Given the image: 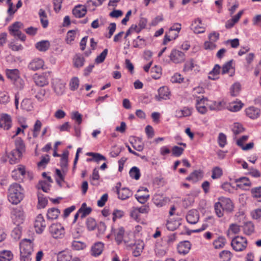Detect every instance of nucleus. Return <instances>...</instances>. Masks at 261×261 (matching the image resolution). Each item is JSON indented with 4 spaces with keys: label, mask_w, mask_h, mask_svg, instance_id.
Instances as JSON below:
<instances>
[{
    "label": "nucleus",
    "mask_w": 261,
    "mask_h": 261,
    "mask_svg": "<svg viewBox=\"0 0 261 261\" xmlns=\"http://www.w3.org/2000/svg\"><path fill=\"white\" fill-rule=\"evenodd\" d=\"M130 216L132 219L137 222H139L141 220L140 214L136 207L133 208L130 212Z\"/></svg>",
    "instance_id": "nucleus-63"
},
{
    "label": "nucleus",
    "mask_w": 261,
    "mask_h": 261,
    "mask_svg": "<svg viewBox=\"0 0 261 261\" xmlns=\"http://www.w3.org/2000/svg\"><path fill=\"white\" fill-rule=\"evenodd\" d=\"M104 244L101 242L94 244L91 248V254L93 256H97L100 255L103 250Z\"/></svg>",
    "instance_id": "nucleus-24"
},
{
    "label": "nucleus",
    "mask_w": 261,
    "mask_h": 261,
    "mask_svg": "<svg viewBox=\"0 0 261 261\" xmlns=\"http://www.w3.org/2000/svg\"><path fill=\"white\" fill-rule=\"evenodd\" d=\"M38 15L40 18L41 25L43 28H46L48 25L47 14L45 10L40 9L39 11Z\"/></svg>",
    "instance_id": "nucleus-29"
},
{
    "label": "nucleus",
    "mask_w": 261,
    "mask_h": 261,
    "mask_svg": "<svg viewBox=\"0 0 261 261\" xmlns=\"http://www.w3.org/2000/svg\"><path fill=\"white\" fill-rule=\"evenodd\" d=\"M241 89V84L239 82L234 83L230 87V93L232 96H237L239 95Z\"/></svg>",
    "instance_id": "nucleus-41"
},
{
    "label": "nucleus",
    "mask_w": 261,
    "mask_h": 261,
    "mask_svg": "<svg viewBox=\"0 0 261 261\" xmlns=\"http://www.w3.org/2000/svg\"><path fill=\"white\" fill-rule=\"evenodd\" d=\"M60 214V211L58 208L55 207L50 208L47 211L46 217L48 220H54L58 218Z\"/></svg>",
    "instance_id": "nucleus-27"
},
{
    "label": "nucleus",
    "mask_w": 261,
    "mask_h": 261,
    "mask_svg": "<svg viewBox=\"0 0 261 261\" xmlns=\"http://www.w3.org/2000/svg\"><path fill=\"white\" fill-rule=\"evenodd\" d=\"M15 149L14 150L23 154L25 151V145L20 138H17L15 140Z\"/></svg>",
    "instance_id": "nucleus-26"
},
{
    "label": "nucleus",
    "mask_w": 261,
    "mask_h": 261,
    "mask_svg": "<svg viewBox=\"0 0 261 261\" xmlns=\"http://www.w3.org/2000/svg\"><path fill=\"white\" fill-rule=\"evenodd\" d=\"M226 243V239L223 236H219L213 242V246L215 249H221Z\"/></svg>",
    "instance_id": "nucleus-33"
},
{
    "label": "nucleus",
    "mask_w": 261,
    "mask_h": 261,
    "mask_svg": "<svg viewBox=\"0 0 261 261\" xmlns=\"http://www.w3.org/2000/svg\"><path fill=\"white\" fill-rule=\"evenodd\" d=\"M221 67L218 64H216L213 69L209 72L208 79L213 80L218 79L220 73Z\"/></svg>",
    "instance_id": "nucleus-30"
},
{
    "label": "nucleus",
    "mask_w": 261,
    "mask_h": 261,
    "mask_svg": "<svg viewBox=\"0 0 261 261\" xmlns=\"http://www.w3.org/2000/svg\"><path fill=\"white\" fill-rule=\"evenodd\" d=\"M169 58L171 61L175 64L182 63L186 59L185 54L176 49H173L172 50Z\"/></svg>",
    "instance_id": "nucleus-10"
},
{
    "label": "nucleus",
    "mask_w": 261,
    "mask_h": 261,
    "mask_svg": "<svg viewBox=\"0 0 261 261\" xmlns=\"http://www.w3.org/2000/svg\"><path fill=\"white\" fill-rule=\"evenodd\" d=\"M38 189L42 190L44 192H48L49 190V185L45 181L41 180L37 184Z\"/></svg>",
    "instance_id": "nucleus-59"
},
{
    "label": "nucleus",
    "mask_w": 261,
    "mask_h": 261,
    "mask_svg": "<svg viewBox=\"0 0 261 261\" xmlns=\"http://www.w3.org/2000/svg\"><path fill=\"white\" fill-rule=\"evenodd\" d=\"M222 175V169L218 167H216L213 168L212 170V178L213 179H217L220 178Z\"/></svg>",
    "instance_id": "nucleus-61"
},
{
    "label": "nucleus",
    "mask_w": 261,
    "mask_h": 261,
    "mask_svg": "<svg viewBox=\"0 0 261 261\" xmlns=\"http://www.w3.org/2000/svg\"><path fill=\"white\" fill-rule=\"evenodd\" d=\"M234 181L237 184V187L239 188H242L243 186H250L251 185V183L249 179L246 177L236 178L235 179Z\"/></svg>",
    "instance_id": "nucleus-35"
},
{
    "label": "nucleus",
    "mask_w": 261,
    "mask_h": 261,
    "mask_svg": "<svg viewBox=\"0 0 261 261\" xmlns=\"http://www.w3.org/2000/svg\"><path fill=\"white\" fill-rule=\"evenodd\" d=\"M222 261H229L231 257V253L229 251L223 250L219 254Z\"/></svg>",
    "instance_id": "nucleus-52"
},
{
    "label": "nucleus",
    "mask_w": 261,
    "mask_h": 261,
    "mask_svg": "<svg viewBox=\"0 0 261 261\" xmlns=\"http://www.w3.org/2000/svg\"><path fill=\"white\" fill-rule=\"evenodd\" d=\"M35 47L40 51H45L50 47V43L47 40H42L37 42Z\"/></svg>",
    "instance_id": "nucleus-34"
},
{
    "label": "nucleus",
    "mask_w": 261,
    "mask_h": 261,
    "mask_svg": "<svg viewBox=\"0 0 261 261\" xmlns=\"http://www.w3.org/2000/svg\"><path fill=\"white\" fill-rule=\"evenodd\" d=\"M202 177V172L200 170H195L188 176L186 179L189 181H192L193 182H197Z\"/></svg>",
    "instance_id": "nucleus-32"
},
{
    "label": "nucleus",
    "mask_w": 261,
    "mask_h": 261,
    "mask_svg": "<svg viewBox=\"0 0 261 261\" xmlns=\"http://www.w3.org/2000/svg\"><path fill=\"white\" fill-rule=\"evenodd\" d=\"M152 77L154 79H158L160 77L162 74V68L160 66H154L151 69Z\"/></svg>",
    "instance_id": "nucleus-45"
},
{
    "label": "nucleus",
    "mask_w": 261,
    "mask_h": 261,
    "mask_svg": "<svg viewBox=\"0 0 261 261\" xmlns=\"http://www.w3.org/2000/svg\"><path fill=\"white\" fill-rule=\"evenodd\" d=\"M232 131L235 135H237L244 131V128L242 124L235 123L232 126Z\"/></svg>",
    "instance_id": "nucleus-56"
},
{
    "label": "nucleus",
    "mask_w": 261,
    "mask_h": 261,
    "mask_svg": "<svg viewBox=\"0 0 261 261\" xmlns=\"http://www.w3.org/2000/svg\"><path fill=\"white\" fill-rule=\"evenodd\" d=\"M24 198V190L22 187L17 183L11 184L8 193V199L10 202L13 204H17Z\"/></svg>",
    "instance_id": "nucleus-1"
},
{
    "label": "nucleus",
    "mask_w": 261,
    "mask_h": 261,
    "mask_svg": "<svg viewBox=\"0 0 261 261\" xmlns=\"http://www.w3.org/2000/svg\"><path fill=\"white\" fill-rule=\"evenodd\" d=\"M11 218L13 222L17 226L22 224L24 220L23 212L21 207H17L13 208L11 211Z\"/></svg>",
    "instance_id": "nucleus-5"
},
{
    "label": "nucleus",
    "mask_w": 261,
    "mask_h": 261,
    "mask_svg": "<svg viewBox=\"0 0 261 261\" xmlns=\"http://www.w3.org/2000/svg\"><path fill=\"white\" fill-rule=\"evenodd\" d=\"M118 198L121 200H125L133 195L132 192L127 188L117 189Z\"/></svg>",
    "instance_id": "nucleus-21"
},
{
    "label": "nucleus",
    "mask_w": 261,
    "mask_h": 261,
    "mask_svg": "<svg viewBox=\"0 0 261 261\" xmlns=\"http://www.w3.org/2000/svg\"><path fill=\"white\" fill-rule=\"evenodd\" d=\"M260 111L259 109L254 107H250L246 110V115L252 119L258 118L260 115Z\"/></svg>",
    "instance_id": "nucleus-23"
},
{
    "label": "nucleus",
    "mask_w": 261,
    "mask_h": 261,
    "mask_svg": "<svg viewBox=\"0 0 261 261\" xmlns=\"http://www.w3.org/2000/svg\"><path fill=\"white\" fill-rule=\"evenodd\" d=\"M12 125L11 116L7 114H2L0 115V127L8 130Z\"/></svg>",
    "instance_id": "nucleus-13"
},
{
    "label": "nucleus",
    "mask_w": 261,
    "mask_h": 261,
    "mask_svg": "<svg viewBox=\"0 0 261 261\" xmlns=\"http://www.w3.org/2000/svg\"><path fill=\"white\" fill-rule=\"evenodd\" d=\"M184 150V148L177 146H174L172 148V154L173 156L179 157L183 153Z\"/></svg>",
    "instance_id": "nucleus-57"
},
{
    "label": "nucleus",
    "mask_w": 261,
    "mask_h": 261,
    "mask_svg": "<svg viewBox=\"0 0 261 261\" xmlns=\"http://www.w3.org/2000/svg\"><path fill=\"white\" fill-rule=\"evenodd\" d=\"M10 101V96L8 92L3 91L0 92V103L6 105Z\"/></svg>",
    "instance_id": "nucleus-46"
},
{
    "label": "nucleus",
    "mask_w": 261,
    "mask_h": 261,
    "mask_svg": "<svg viewBox=\"0 0 261 261\" xmlns=\"http://www.w3.org/2000/svg\"><path fill=\"white\" fill-rule=\"evenodd\" d=\"M49 72H44L42 74L35 73L33 79L36 85L39 87H43L48 85L49 83Z\"/></svg>",
    "instance_id": "nucleus-7"
},
{
    "label": "nucleus",
    "mask_w": 261,
    "mask_h": 261,
    "mask_svg": "<svg viewBox=\"0 0 261 261\" xmlns=\"http://www.w3.org/2000/svg\"><path fill=\"white\" fill-rule=\"evenodd\" d=\"M91 211L92 208L90 207H87L86 203H83L81 208L79 210V213H81V217L82 219L89 215Z\"/></svg>",
    "instance_id": "nucleus-37"
},
{
    "label": "nucleus",
    "mask_w": 261,
    "mask_h": 261,
    "mask_svg": "<svg viewBox=\"0 0 261 261\" xmlns=\"http://www.w3.org/2000/svg\"><path fill=\"white\" fill-rule=\"evenodd\" d=\"M52 88L58 95H62L65 92V84L59 79H55L51 82Z\"/></svg>",
    "instance_id": "nucleus-9"
},
{
    "label": "nucleus",
    "mask_w": 261,
    "mask_h": 261,
    "mask_svg": "<svg viewBox=\"0 0 261 261\" xmlns=\"http://www.w3.org/2000/svg\"><path fill=\"white\" fill-rule=\"evenodd\" d=\"M21 108L22 110L27 112L33 111L34 106L32 100L29 98L24 99L21 103Z\"/></svg>",
    "instance_id": "nucleus-28"
},
{
    "label": "nucleus",
    "mask_w": 261,
    "mask_h": 261,
    "mask_svg": "<svg viewBox=\"0 0 261 261\" xmlns=\"http://www.w3.org/2000/svg\"><path fill=\"white\" fill-rule=\"evenodd\" d=\"M191 29L196 34L202 33L205 32V28L203 27L202 21L199 18H197L192 23Z\"/></svg>",
    "instance_id": "nucleus-17"
},
{
    "label": "nucleus",
    "mask_w": 261,
    "mask_h": 261,
    "mask_svg": "<svg viewBox=\"0 0 261 261\" xmlns=\"http://www.w3.org/2000/svg\"><path fill=\"white\" fill-rule=\"evenodd\" d=\"M129 176L136 180H138L140 177V172L139 169L134 166L132 167L129 172Z\"/></svg>",
    "instance_id": "nucleus-47"
},
{
    "label": "nucleus",
    "mask_w": 261,
    "mask_h": 261,
    "mask_svg": "<svg viewBox=\"0 0 261 261\" xmlns=\"http://www.w3.org/2000/svg\"><path fill=\"white\" fill-rule=\"evenodd\" d=\"M142 190L139 189L137 191V193L135 194V197L138 200V201L142 204L145 203L149 199V195L147 194H141V192Z\"/></svg>",
    "instance_id": "nucleus-38"
},
{
    "label": "nucleus",
    "mask_w": 261,
    "mask_h": 261,
    "mask_svg": "<svg viewBox=\"0 0 261 261\" xmlns=\"http://www.w3.org/2000/svg\"><path fill=\"white\" fill-rule=\"evenodd\" d=\"M76 36V31L75 30H70L68 31L66 38V41L68 44L72 43V41L74 40Z\"/></svg>",
    "instance_id": "nucleus-50"
},
{
    "label": "nucleus",
    "mask_w": 261,
    "mask_h": 261,
    "mask_svg": "<svg viewBox=\"0 0 261 261\" xmlns=\"http://www.w3.org/2000/svg\"><path fill=\"white\" fill-rule=\"evenodd\" d=\"M192 108L184 107L182 110L176 112V113L178 117L179 118H181L182 117H188L192 114Z\"/></svg>",
    "instance_id": "nucleus-44"
},
{
    "label": "nucleus",
    "mask_w": 261,
    "mask_h": 261,
    "mask_svg": "<svg viewBox=\"0 0 261 261\" xmlns=\"http://www.w3.org/2000/svg\"><path fill=\"white\" fill-rule=\"evenodd\" d=\"M44 63L43 60L36 58L32 60L28 64V68L31 70L36 71L43 68Z\"/></svg>",
    "instance_id": "nucleus-15"
},
{
    "label": "nucleus",
    "mask_w": 261,
    "mask_h": 261,
    "mask_svg": "<svg viewBox=\"0 0 261 261\" xmlns=\"http://www.w3.org/2000/svg\"><path fill=\"white\" fill-rule=\"evenodd\" d=\"M20 252L23 254H32L33 251V243L30 239H23L20 243Z\"/></svg>",
    "instance_id": "nucleus-8"
},
{
    "label": "nucleus",
    "mask_w": 261,
    "mask_h": 261,
    "mask_svg": "<svg viewBox=\"0 0 261 261\" xmlns=\"http://www.w3.org/2000/svg\"><path fill=\"white\" fill-rule=\"evenodd\" d=\"M13 257V253L8 250L0 252V261H10Z\"/></svg>",
    "instance_id": "nucleus-39"
},
{
    "label": "nucleus",
    "mask_w": 261,
    "mask_h": 261,
    "mask_svg": "<svg viewBox=\"0 0 261 261\" xmlns=\"http://www.w3.org/2000/svg\"><path fill=\"white\" fill-rule=\"evenodd\" d=\"M108 49H105L102 51V52L96 57V58L95 60V62L97 64H99L103 62L106 58V56L108 54Z\"/></svg>",
    "instance_id": "nucleus-60"
},
{
    "label": "nucleus",
    "mask_w": 261,
    "mask_h": 261,
    "mask_svg": "<svg viewBox=\"0 0 261 261\" xmlns=\"http://www.w3.org/2000/svg\"><path fill=\"white\" fill-rule=\"evenodd\" d=\"M18 173L19 175L24 176L25 173V167L22 165H19L17 169L13 170L12 172V177L15 180L19 178V176L15 175V173Z\"/></svg>",
    "instance_id": "nucleus-40"
},
{
    "label": "nucleus",
    "mask_w": 261,
    "mask_h": 261,
    "mask_svg": "<svg viewBox=\"0 0 261 261\" xmlns=\"http://www.w3.org/2000/svg\"><path fill=\"white\" fill-rule=\"evenodd\" d=\"M71 118L75 120L79 125L82 122V115L77 111L73 112L71 113Z\"/></svg>",
    "instance_id": "nucleus-54"
},
{
    "label": "nucleus",
    "mask_w": 261,
    "mask_h": 261,
    "mask_svg": "<svg viewBox=\"0 0 261 261\" xmlns=\"http://www.w3.org/2000/svg\"><path fill=\"white\" fill-rule=\"evenodd\" d=\"M72 255L68 251L60 252L57 255V261H71Z\"/></svg>",
    "instance_id": "nucleus-31"
},
{
    "label": "nucleus",
    "mask_w": 261,
    "mask_h": 261,
    "mask_svg": "<svg viewBox=\"0 0 261 261\" xmlns=\"http://www.w3.org/2000/svg\"><path fill=\"white\" fill-rule=\"evenodd\" d=\"M124 233V229L122 227H119L115 234V240L118 243L122 242Z\"/></svg>",
    "instance_id": "nucleus-55"
},
{
    "label": "nucleus",
    "mask_w": 261,
    "mask_h": 261,
    "mask_svg": "<svg viewBox=\"0 0 261 261\" xmlns=\"http://www.w3.org/2000/svg\"><path fill=\"white\" fill-rule=\"evenodd\" d=\"M208 99L206 97L202 96L196 97V108L197 111L201 114H205L207 111V107L209 105L207 103Z\"/></svg>",
    "instance_id": "nucleus-6"
},
{
    "label": "nucleus",
    "mask_w": 261,
    "mask_h": 261,
    "mask_svg": "<svg viewBox=\"0 0 261 261\" xmlns=\"http://www.w3.org/2000/svg\"><path fill=\"white\" fill-rule=\"evenodd\" d=\"M49 232L54 239H62L65 234L64 227L59 223L52 224L49 227Z\"/></svg>",
    "instance_id": "nucleus-3"
},
{
    "label": "nucleus",
    "mask_w": 261,
    "mask_h": 261,
    "mask_svg": "<svg viewBox=\"0 0 261 261\" xmlns=\"http://www.w3.org/2000/svg\"><path fill=\"white\" fill-rule=\"evenodd\" d=\"M22 154L15 150H12L8 155L9 163L11 164L18 163L21 159Z\"/></svg>",
    "instance_id": "nucleus-18"
},
{
    "label": "nucleus",
    "mask_w": 261,
    "mask_h": 261,
    "mask_svg": "<svg viewBox=\"0 0 261 261\" xmlns=\"http://www.w3.org/2000/svg\"><path fill=\"white\" fill-rule=\"evenodd\" d=\"M152 200L154 204L158 207H162L166 204L168 199L162 195L155 194Z\"/></svg>",
    "instance_id": "nucleus-20"
},
{
    "label": "nucleus",
    "mask_w": 261,
    "mask_h": 261,
    "mask_svg": "<svg viewBox=\"0 0 261 261\" xmlns=\"http://www.w3.org/2000/svg\"><path fill=\"white\" fill-rule=\"evenodd\" d=\"M7 77L10 79L18 89H21L23 88L24 83L20 77L19 71L17 69H7L5 71Z\"/></svg>",
    "instance_id": "nucleus-2"
},
{
    "label": "nucleus",
    "mask_w": 261,
    "mask_h": 261,
    "mask_svg": "<svg viewBox=\"0 0 261 261\" xmlns=\"http://www.w3.org/2000/svg\"><path fill=\"white\" fill-rule=\"evenodd\" d=\"M86 246L85 244L81 241H74L72 243V247L75 250H83Z\"/></svg>",
    "instance_id": "nucleus-58"
},
{
    "label": "nucleus",
    "mask_w": 261,
    "mask_h": 261,
    "mask_svg": "<svg viewBox=\"0 0 261 261\" xmlns=\"http://www.w3.org/2000/svg\"><path fill=\"white\" fill-rule=\"evenodd\" d=\"M34 227L37 233H41L46 227L45 220L42 214H39L36 218Z\"/></svg>",
    "instance_id": "nucleus-12"
},
{
    "label": "nucleus",
    "mask_w": 261,
    "mask_h": 261,
    "mask_svg": "<svg viewBox=\"0 0 261 261\" xmlns=\"http://www.w3.org/2000/svg\"><path fill=\"white\" fill-rule=\"evenodd\" d=\"M243 231L247 235L251 234L254 231V224L251 222L245 223L243 226Z\"/></svg>",
    "instance_id": "nucleus-43"
},
{
    "label": "nucleus",
    "mask_w": 261,
    "mask_h": 261,
    "mask_svg": "<svg viewBox=\"0 0 261 261\" xmlns=\"http://www.w3.org/2000/svg\"><path fill=\"white\" fill-rule=\"evenodd\" d=\"M219 202L227 212H231L233 210V204L230 198L222 197L219 198Z\"/></svg>",
    "instance_id": "nucleus-14"
},
{
    "label": "nucleus",
    "mask_w": 261,
    "mask_h": 261,
    "mask_svg": "<svg viewBox=\"0 0 261 261\" xmlns=\"http://www.w3.org/2000/svg\"><path fill=\"white\" fill-rule=\"evenodd\" d=\"M191 246V243L189 241H185L180 242L177 247L178 253L183 254H187L189 251Z\"/></svg>",
    "instance_id": "nucleus-19"
},
{
    "label": "nucleus",
    "mask_w": 261,
    "mask_h": 261,
    "mask_svg": "<svg viewBox=\"0 0 261 261\" xmlns=\"http://www.w3.org/2000/svg\"><path fill=\"white\" fill-rule=\"evenodd\" d=\"M224 107V103L223 101H214L212 104L209 105L208 108L211 111H220Z\"/></svg>",
    "instance_id": "nucleus-42"
},
{
    "label": "nucleus",
    "mask_w": 261,
    "mask_h": 261,
    "mask_svg": "<svg viewBox=\"0 0 261 261\" xmlns=\"http://www.w3.org/2000/svg\"><path fill=\"white\" fill-rule=\"evenodd\" d=\"M79 80L77 77L72 78L69 83L70 89L72 91L76 90L79 86Z\"/></svg>",
    "instance_id": "nucleus-53"
},
{
    "label": "nucleus",
    "mask_w": 261,
    "mask_h": 261,
    "mask_svg": "<svg viewBox=\"0 0 261 261\" xmlns=\"http://www.w3.org/2000/svg\"><path fill=\"white\" fill-rule=\"evenodd\" d=\"M250 192L253 198L255 199L261 198V186L252 188Z\"/></svg>",
    "instance_id": "nucleus-51"
},
{
    "label": "nucleus",
    "mask_w": 261,
    "mask_h": 261,
    "mask_svg": "<svg viewBox=\"0 0 261 261\" xmlns=\"http://www.w3.org/2000/svg\"><path fill=\"white\" fill-rule=\"evenodd\" d=\"M214 209L216 215L219 218H221L223 216L224 211H225V210H223V207L220 204V202L218 201L215 203Z\"/></svg>",
    "instance_id": "nucleus-48"
},
{
    "label": "nucleus",
    "mask_w": 261,
    "mask_h": 261,
    "mask_svg": "<svg viewBox=\"0 0 261 261\" xmlns=\"http://www.w3.org/2000/svg\"><path fill=\"white\" fill-rule=\"evenodd\" d=\"M87 12V10L85 8L81 7V6H79L75 7L72 10L73 14L76 17L78 18H81L84 17Z\"/></svg>",
    "instance_id": "nucleus-36"
},
{
    "label": "nucleus",
    "mask_w": 261,
    "mask_h": 261,
    "mask_svg": "<svg viewBox=\"0 0 261 261\" xmlns=\"http://www.w3.org/2000/svg\"><path fill=\"white\" fill-rule=\"evenodd\" d=\"M181 219L178 218L176 220L170 219L168 220L166 223L167 228L170 231H174L176 229L181 225Z\"/></svg>",
    "instance_id": "nucleus-25"
},
{
    "label": "nucleus",
    "mask_w": 261,
    "mask_h": 261,
    "mask_svg": "<svg viewBox=\"0 0 261 261\" xmlns=\"http://www.w3.org/2000/svg\"><path fill=\"white\" fill-rule=\"evenodd\" d=\"M196 65L194 63V60L191 59L190 61H187L184 65V71L188 72L191 71Z\"/></svg>",
    "instance_id": "nucleus-62"
},
{
    "label": "nucleus",
    "mask_w": 261,
    "mask_h": 261,
    "mask_svg": "<svg viewBox=\"0 0 261 261\" xmlns=\"http://www.w3.org/2000/svg\"><path fill=\"white\" fill-rule=\"evenodd\" d=\"M85 59L81 54H76L73 58V66L76 68L82 67L85 63Z\"/></svg>",
    "instance_id": "nucleus-22"
},
{
    "label": "nucleus",
    "mask_w": 261,
    "mask_h": 261,
    "mask_svg": "<svg viewBox=\"0 0 261 261\" xmlns=\"http://www.w3.org/2000/svg\"><path fill=\"white\" fill-rule=\"evenodd\" d=\"M87 226L89 230H93L97 225L95 220L92 218H89L87 220Z\"/></svg>",
    "instance_id": "nucleus-64"
},
{
    "label": "nucleus",
    "mask_w": 261,
    "mask_h": 261,
    "mask_svg": "<svg viewBox=\"0 0 261 261\" xmlns=\"http://www.w3.org/2000/svg\"><path fill=\"white\" fill-rule=\"evenodd\" d=\"M130 143L133 148L138 151H142L144 149V144L140 139L135 140L134 142H130Z\"/></svg>",
    "instance_id": "nucleus-49"
},
{
    "label": "nucleus",
    "mask_w": 261,
    "mask_h": 261,
    "mask_svg": "<svg viewBox=\"0 0 261 261\" xmlns=\"http://www.w3.org/2000/svg\"><path fill=\"white\" fill-rule=\"evenodd\" d=\"M247 240L243 237L237 236L232 239L231 246L236 251H242L247 247Z\"/></svg>",
    "instance_id": "nucleus-4"
},
{
    "label": "nucleus",
    "mask_w": 261,
    "mask_h": 261,
    "mask_svg": "<svg viewBox=\"0 0 261 261\" xmlns=\"http://www.w3.org/2000/svg\"><path fill=\"white\" fill-rule=\"evenodd\" d=\"M199 216L197 211L192 210L188 212L186 216V220L189 223L195 224L199 220Z\"/></svg>",
    "instance_id": "nucleus-16"
},
{
    "label": "nucleus",
    "mask_w": 261,
    "mask_h": 261,
    "mask_svg": "<svg viewBox=\"0 0 261 261\" xmlns=\"http://www.w3.org/2000/svg\"><path fill=\"white\" fill-rule=\"evenodd\" d=\"M158 94L155 95V99L158 101L169 99L170 98L171 93L167 87L163 86L160 87L158 89Z\"/></svg>",
    "instance_id": "nucleus-11"
}]
</instances>
